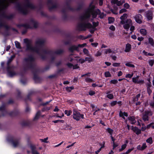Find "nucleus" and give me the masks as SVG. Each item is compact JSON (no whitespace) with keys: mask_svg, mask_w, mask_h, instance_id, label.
Returning a JSON list of instances; mask_svg holds the SVG:
<instances>
[{"mask_svg":"<svg viewBox=\"0 0 154 154\" xmlns=\"http://www.w3.org/2000/svg\"><path fill=\"white\" fill-rule=\"evenodd\" d=\"M94 2V0L91 3L89 8L85 11V16L82 18V19L83 20L87 19L91 16H92V18H95L97 14L99 15V17L100 18H103L105 16V14L103 13L100 12L99 9L95 8V5H93Z\"/></svg>","mask_w":154,"mask_h":154,"instance_id":"1","label":"nucleus"},{"mask_svg":"<svg viewBox=\"0 0 154 154\" xmlns=\"http://www.w3.org/2000/svg\"><path fill=\"white\" fill-rule=\"evenodd\" d=\"M85 13L82 15L80 17L81 22L78 25L77 29L79 31H85L87 28H90L91 27L95 28V27L97 26L99 24V22H93V26L91 23L88 22L90 17H89L86 20H83L82 19V17L85 16Z\"/></svg>","mask_w":154,"mask_h":154,"instance_id":"2","label":"nucleus"},{"mask_svg":"<svg viewBox=\"0 0 154 154\" xmlns=\"http://www.w3.org/2000/svg\"><path fill=\"white\" fill-rule=\"evenodd\" d=\"M45 40L42 39H37L35 42V46H33L30 44H27V50L33 52L39 53L41 50V47L45 42Z\"/></svg>","mask_w":154,"mask_h":154,"instance_id":"3","label":"nucleus"},{"mask_svg":"<svg viewBox=\"0 0 154 154\" xmlns=\"http://www.w3.org/2000/svg\"><path fill=\"white\" fill-rule=\"evenodd\" d=\"M34 5L31 3L28 0H27L25 5L23 7L20 6L19 7L18 9L20 13L24 14H26L28 12V9L29 8L34 9Z\"/></svg>","mask_w":154,"mask_h":154,"instance_id":"4","label":"nucleus"},{"mask_svg":"<svg viewBox=\"0 0 154 154\" xmlns=\"http://www.w3.org/2000/svg\"><path fill=\"white\" fill-rule=\"evenodd\" d=\"M120 23L123 25L124 28L128 31L131 26L132 25V20L130 19H127L125 21L121 20Z\"/></svg>","mask_w":154,"mask_h":154,"instance_id":"5","label":"nucleus"},{"mask_svg":"<svg viewBox=\"0 0 154 154\" xmlns=\"http://www.w3.org/2000/svg\"><path fill=\"white\" fill-rule=\"evenodd\" d=\"M38 26V23L36 21L34 20H31L29 23V24H25L23 25L26 28H37Z\"/></svg>","mask_w":154,"mask_h":154,"instance_id":"6","label":"nucleus"},{"mask_svg":"<svg viewBox=\"0 0 154 154\" xmlns=\"http://www.w3.org/2000/svg\"><path fill=\"white\" fill-rule=\"evenodd\" d=\"M152 115V112L150 110L145 111L142 114V119L144 122L149 120V116H151Z\"/></svg>","mask_w":154,"mask_h":154,"instance_id":"7","label":"nucleus"},{"mask_svg":"<svg viewBox=\"0 0 154 154\" xmlns=\"http://www.w3.org/2000/svg\"><path fill=\"white\" fill-rule=\"evenodd\" d=\"M84 115L81 114L80 112L75 110H74L73 114V118L76 121H79L81 118H84Z\"/></svg>","mask_w":154,"mask_h":154,"instance_id":"8","label":"nucleus"},{"mask_svg":"<svg viewBox=\"0 0 154 154\" xmlns=\"http://www.w3.org/2000/svg\"><path fill=\"white\" fill-rule=\"evenodd\" d=\"M136 22L139 24H141L142 22L143 17L140 14H138L136 15L134 17Z\"/></svg>","mask_w":154,"mask_h":154,"instance_id":"9","label":"nucleus"},{"mask_svg":"<svg viewBox=\"0 0 154 154\" xmlns=\"http://www.w3.org/2000/svg\"><path fill=\"white\" fill-rule=\"evenodd\" d=\"M30 148L31 150L32 153V154H40L36 150V147L35 145H31L30 146Z\"/></svg>","mask_w":154,"mask_h":154,"instance_id":"10","label":"nucleus"},{"mask_svg":"<svg viewBox=\"0 0 154 154\" xmlns=\"http://www.w3.org/2000/svg\"><path fill=\"white\" fill-rule=\"evenodd\" d=\"M118 0H112L111 1V3L112 4H116L118 6L122 5L123 3L125 2L124 0H121V1H118Z\"/></svg>","mask_w":154,"mask_h":154,"instance_id":"11","label":"nucleus"},{"mask_svg":"<svg viewBox=\"0 0 154 154\" xmlns=\"http://www.w3.org/2000/svg\"><path fill=\"white\" fill-rule=\"evenodd\" d=\"M69 50L71 52H73L75 51H79L77 45L76 46L75 45H72L70 46L69 48Z\"/></svg>","mask_w":154,"mask_h":154,"instance_id":"12","label":"nucleus"},{"mask_svg":"<svg viewBox=\"0 0 154 154\" xmlns=\"http://www.w3.org/2000/svg\"><path fill=\"white\" fill-rule=\"evenodd\" d=\"M146 16L148 20H151L152 19V15L151 12L150 11H148L145 12Z\"/></svg>","mask_w":154,"mask_h":154,"instance_id":"13","label":"nucleus"},{"mask_svg":"<svg viewBox=\"0 0 154 154\" xmlns=\"http://www.w3.org/2000/svg\"><path fill=\"white\" fill-rule=\"evenodd\" d=\"M132 130L135 132L138 135L141 133V130L136 127H132Z\"/></svg>","mask_w":154,"mask_h":154,"instance_id":"14","label":"nucleus"},{"mask_svg":"<svg viewBox=\"0 0 154 154\" xmlns=\"http://www.w3.org/2000/svg\"><path fill=\"white\" fill-rule=\"evenodd\" d=\"M89 57H86L85 58V61H88L89 63L92 62L94 61V58L90 55H88Z\"/></svg>","mask_w":154,"mask_h":154,"instance_id":"15","label":"nucleus"},{"mask_svg":"<svg viewBox=\"0 0 154 154\" xmlns=\"http://www.w3.org/2000/svg\"><path fill=\"white\" fill-rule=\"evenodd\" d=\"M48 5L49 8L50 10L56 8L57 7V5L56 4L54 5L52 2H48Z\"/></svg>","mask_w":154,"mask_h":154,"instance_id":"16","label":"nucleus"},{"mask_svg":"<svg viewBox=\"0 0 154 154\" xmlns=\"http://www.w3.org/2000/svg\"><path fill=\"white\" fill-rule=\"evenodd\" d=\"M119 116L120 117H122L125 119V118L124 116L127 117L128 116V114L127 112H123L122 111H120L119 113Z\"/></svg>","mask_w":154,"mask_h":154,"instance_id":"17","label":"nucleus"},{"mask_svg":"<svg viewBox=\"0 0 154 154\" xmlns=\"http://www.w3.org/2000/svg\"><path fill=\"white\" fill-rule=\"evenodd\" d=\"M131 49V45L129 44H127L126 45L125 49V51L126 52H129Z\"/></svg>","mask_w":154,"mask_h":154,"instance_id":"18","label":"nucleus"},{"mask_svg":"<svg viewBox=\"0 0 154 154\" xmlns=\"http://www.w3.org/2000/svg\"><path fill=\"white\" fill-rule=\"evenodd\" d=\"M128 119L132 124H135L136 122V121L135 120V117L134 116H131L128 117Z\"/></svg>","mask_w":154,"mask_h":154,"instance_id":"19","label":"nucleus"},{"mask_svg":"<svg viewBox=\"0 0 154 154\" xmlns=\"http://www.w3.org/2000/svg\"><path fill=\"white\" fill-rule=\"evenodd\" d=\"M33 60L34 58L32 56H29L27 58H26L25 59V61L27 62H31Z\"/></svg>","mask_w":154,"mask_h":154,"instance_id":"20","label":"nucleus"},{"mask_svg":"<svg viewBox=\"0 0 154 154\" xmlns=\"http://www.w3.org/2000/svg\"><path fill=\"white\" fill-rule=\"evenodd\" d=\"M63 51L62 50L60 49L52 53V54L54 55L60 54L62 53Z\"/></svg>","mask_w":154,"mask_h":154,"instance_id":"21","label":"nucleus"},{"mask_svg":"<svg viewBox=\"0 0 154 154\" xmlns=\"http://www.w3.org/2000/svg\"><path fill=\"white\" fill-rule=\"evenodd\" d=\"M128 17V15L126 14H124L122 16L120 17V19L121 20H123L125 21V19L127 18Z\"/></svg>","mask_w":154,"mask_h":154,"instance_id":"22","label":"nucleus"},{"mask_svg":"<svg viewBox=\"0 0 154 154\" xmlns=\"http://www.w3.org/2000/svg\"><path fill=\"white\" fill-rule=\"evenodd\" d=\"M146 142L147 143H148L150 144H152L153 142L152 138L151 137H149L146 140Z\"/></svg>","mask_w":154,"mask_h":154,"instance_id":"23","label":"nucleus"},{"mask_svg":"<svg viewBox=\"0 0 154 154\" xmlns=\"http://www.w3.org/2000/svg\"><path fill=\"white\" fill-rule=\"evenodd\" d=\"M140 33L143 35H145L147 33V32L146 29H140Z\"/></svg>","mask_w":154,"mask_h":154,"instance_id":"24","label":"nucleus"},{"mask_svg":"<svg viewBox=\"0 0 154 154\" xmlns=\"http://www.w3.org/2000/svg\"><path fill=\"white\" fill-rule=\"evenodd\" d=\"M139 78V76H137L136 77L132 78V81L135 83H137L138 82V79Z\"/></svg>","mask_w":154,"mask_h":154,"instance_id":"25","label":"nucleus"},{"mask_svg":"<svg viewBox=\"0 0 154 154\" xmlns=\"http://www.w3.org/2000/svg\"><path fill=\"white\" fill-rule=\"evenodd\" d=\"M148 41L149 43L152 45L153 46L154 45V42L153 41V39L149 37L148 38Z\"/></svg>","mask_w":154,"mask_h":154,"instance_id":"26","label":"nucleus"},{"mask_svg":"<svg viewBox=\"0 0 154 154\" xmlns=\"http://www.w3.org/2000/svg\"><path fill=\"white\" fill-rule=\"evenodd\" d=\"M19 144L20 142L18 141H15L13 142V146L15 147L19 145Z\"/></svg>","mask_w":154,"mask_h":154,"instance_id":"27","label":"nucleus"},{"mask_svg":"<svg viewBox=\"0 0 154 154\" xmlns=\"http://www.w3.org/2000/svg\"><path fill=\"white\" fill-rule=\"evenodd\" d=\"M64 112L65 114L67 116H69L71 115L72 112L71 110H65V111Z\"/></svg>","mask_w":154,"mask_h":154,"instance_id":"28","label":"nucleus"},{"mask_svg":"<svg viewBox=\"0 0 154 154\" xmlns=\"http://www.w3.org/2000/svg\"><path fill=\"white\" fill-rule=\"evenodd\" d=\"M83 52L85 54L87 55H89V51L86 48H84L83 49Z\"/></svg>","mask_w":154,"mask_h":154,"instance_id":"29","label":"nucleus"},{"mask_svg":"<svg viewBox=\"0 0 154 154\" xmlns=\"http://www.w3.org/2000/svg\"><path fill=\"white\" fill-rule=\"evenodd\" d=\"M85 81L87 82H94L93 79L89 78H86L85 79Z\"/></svg>","mask_w":154,"mask_h":154,"instance_id":"30","label":"nucleus"},{"mask_svg":"<svg viewBox=\"0 0 154 154\" xmlns=\"http://www.w3.org/2000/svg\"><path fill=\"white\" fill-rule=\"evenodd\" d=\"M40 114H41V112H40V111H38L37 112V113H36V115H35V117L34 119H38V118L39 116H40Z\"/></svg>","mask_w":154,"mask_h":154,"instance_id":"31","label":"nucleus"},{"mask_svg":"<svg viewBox=\"0 0 154 154\" xmlns=\"http://www.w3.org/2000/svg\"><path fill=\"white\" fill-rule=\"evenodd\" d=\"M74 89V87H67L66 88V90L68 92H70L72 90Z\"/></svg>","mask_w":154,"mask_h":154,"instance_id":"32","label":"nucleus"},{"mask_svg":"<svg viewBox=\"0 0 154 154\" xmlns=\"http://www.w3.org/2000/svg\"><path fill=\"white\" fill-rule=\"evenodd\" d=\"M16 47L18 49H20L21 47L20 43L17 41H16L15 42Z\"/></svg>","mask_w":154,"mask_h":154,"instance_id":"33","label":"nucleus"},{"mask_svg":"<svg viewBox=\"0 0 154 154\" xmlns=\"http://www.w3.org/2000/svg\"><path fill=\"white\" fill-rule=\"evenodd\" d=\"M109 23H111L113 22L114 21V19L113 17H109L108 18Z\"/></svg>","mask_w":154,"mask_h":154,"instance_id":"34","label":"nucleus"},{"mask_svg":"<svg viewBox=\"0 0 154 154\" xmlns=\"http://www.w3.org/2000/svg\"><path fill=\"white\" fill-rule=\"evenodd\" d=\"M106 97L107 98L110 99H112L113 98V96L112 94H108Z\"/></svg>","mask_w":154,"mask_h":154,"instance_id":"35","label":"nucleus"},{"mask_svg":"<svg viewBox=\"0 0 154 154\" xmlns=\"http://www.w3.org/2000/svg\"><path fill=\"white\" fill-rule=\"evenodd\" d=\"M127 146V145L126 144H124L121 147V148L119 149V151H122Z\"/></svg>","mask_w":154,"mask_h":154,"instance_id":"36","label":"nucleus"},{"mask_svg":"<svg viewBox=\"0 0 154 154\" xmlns=\"http://www.w3.org/2000/svg\"><path fill=\"white\" fill-rule=\"evenodd\" d=\"M102 54V53L100 51H98L94 55L96 57H98L100 56Z\"/></svg>","mask_w":154,"mask_h":154,"instance_id":"37","label":"nucleus"},{"mask_svg":"<svg viewBox=\"0 0 154 154\" xmlns=\"http://www.w3.org/2000/svg\"><path fill=\"white\" fill-rule=\"evenodd\" d=\"M87 45V44L86 43H84L82 44H79L77 45V47H78V49H79V48H83L84 47L86 46Z\"/></svg>","mask_w":154,"mask_h":154,"instance_id":"38","label":"nucleus"},{"mask_svg":"<svg viewBox=\"0 0 154 154\" xmlns=\"http://www.w3.org/2000/svg\"><path fill=\"white\" fill-rule=\"evenodd\" d=\"M149 63L150 66H152L153 65L154 63V60H149Z\"/></svg>","mask_w":154,"mask_h":154,"instance_id":"39","label":"nucleus"},{"mask_svg":"<svg viewBox=\"0 0 154 154\" xmlns=\"http://www.w3.org/2000/svg\"><path fill=\"white\" fill-rule=\"evenodd\" d=\"M126 66L130 67H135L134 65L131 64L130 63H127L125 64Z\"/></svg>","mask_w":154,"mask_h":154,"instance_id":"40","label":"nucleus"},{"mask_svg":"<svg viewBox=\"0 0 154 154\" xmlns=\"http://www.w3.org/2000/svg\"><path fill=\"white\" fill-rule=\"evenodd\" d=\"M105 75L106 77H109L111 76V74L109 72H106L105 73Z\"/></svg>","mask_w":154,"mask_h":154,"instance_id":"41","label":"nucleus"},{"mask_svg":"<svg viewBox=\"0 0 154 154\" xmlns=\"http://www.w3.org/2000/svg\"><path fill=\"white\" fill-rule=\"evenodd\" d=\"M112 52L111 49H106L105 50V54H106L108 53H111Z\"/></svg>","mask_w":154,"mask_h":154,"instance_id":"42","label":"nucleus"},{"mask_svg":"<svg viewBox=\"0 0 154 154\" xmlns=\"http://www.w3.org/2000/svg\"><path fill=\"white\" fill-rule=\"evenodd\" d=\"M118 82L117 80H116V79H114V80H111L110 82L111 83H112V84H115L117 83H118Z\"/></svg>","mask_w":154,"mask_h":154,"instance_id":"43","label":"nucleus"},{"mask_svg":"<svg viewBox=\"0 0 154 154\" xmlns=\"http://www.w3.org/2000/svg\"><path fill=\"white\" fill-rule=\"evenodd\" d=\"M147 147V146H146V143H144L142 145V148L143 150L145 149Z\"/></svg>","mask_w":154,"mask_h":154,"instance_id":"44","label":"nucleus"},{"mask_svg":"<svg viewBox=\"0 0 154 154\" xmlns=\"http://www.w3.org/2000/svg\"><path fill=\"white\" fill-rule=\"evenodd\" d=\"M48 138L47 137H46V138H45L44 139H40V140L42 142H43L45 143H48V141H47V140H48Z\"/></svg>","mask_w":154,"mask_h":154,"instance_id":"45","label":"nucleus"},{"mask_svg":"<svg viewBox=\"0 0 154 154\" xmlns=\"http://www.w3.org/2000/svg\"><path fill=\"white\" fill-rule=\"evenodd\" d=\"M107 130L108 132L111 135H112V134L113 133V130L110 129V128H108L107 129Z\"/></svg>","mask_w":154,"mask_h":154,"instance_id":"46","label":"nucleus"},{"mask_svg":"<svg viewBox=\"0 0 154 154\" xmlns=\"http://www.w3.org/2000/svg\"><path fill=\"white\" fill-rule=\"evenodd\" d=\"M120 63H113L112 64V66H113L117 67L120 66Z\"/></svg>","mask_w":154,"mask_h":154,"instance_id":"47","label":"nucleus"},{"mask_svg":"<svg viewBox=\"0 0 154 154\" xmlns=\"http://www.w3.org/2000/svg\"><path fill=\"white\" fill-rule=\"evenodd\" d=\"M147 92L149 95H150L152 92V91L150 88H147Z\"/></svg>","mask_w":154,"mask_h":154,"instance_id":"48","label":"nucleus"},{"mask_svg":"<svg viewBox=\"0 0 154 154\" xmlns=\"http://www.w3.org/2000/svg\"><path fill=\"white\" fill-rule=\"evenodd\" d=\"M117 103V101H114L110 103V105L111 106H113L116 104Z\"/></svg>","mask_w":154,"mask_h":154,"instance_id":"49","label":"nucleus"},{"mask_svg":"<svg viewBox=\"0 0 154 154\" xmlns=\"http://www.w3.org/2000/svg\"><path fill=\"white\" fill-rule=\"evenodd\" d=\"M133 75V74H128L127 75H126L125 77L126 78H131Z\"/></svg>","mask_w":154,"mask_h":154,"instance_id":"50","label":"nucleus"},{"mask_svg":"<svg viewBox=\"0 0 154 154\" xmlns=\"http://www.w3.org/2000/svg\"><path fill=\"white\" fill-rule=\"evenodd\" d=\"M150 106L152 108H154V100L151 101L149 103Z\"/></svg>","mask_w":154,"mask_h":154,"instance_id":"51","label":"nucleus"},{"mask_svg":"<svg viewBox=\"0 0 154 154\" xmlns=\"http://www.w3.org/2000/svg\"><path fill=\"white\" fill-rule=\"evenodd\" d=\"M127 10L126 9H122L121 10L119 11V13L121 14L124 12H125Z\"/></svg>","mask_w":154,"mask_h":154,"instance_id":"52","label":"nucleus"},{"mask_svg":"<svg viewBox=\"0 0 154 154\" xmlns=\"http://www.w3.org/2000/svg\"><path fill=\"white\" fill-rule=\"evenodd\" d=\"M79 61L81 63H82L85 61V59H84L83 58H81L79 60Z\"/></svg>","mask_w":154,"mask_h":154,"instance_id":"53","label":"nucleus"},{"mask_svg":"<svg viewBox=\"0 0 154 154\" xmlns=\"http://www.w3.org/2000/svg\"><path fill=\"white\" fill-rule=\"evenodd\" d=\"M140 94H138L136 96V97H135L134 100L135 101H137L138 100V99L140 97Z\"/></svg>","mask_w":154,"mask_h":154,"instance_id":"54","label":"nucleus"},{"mask_svg":"<svg viewBox=\"0 0 154 154\" xmlns=\"http://www.w3.org/2000/svg\"><path fill=\"white\" fill-rule=\"evenodd\" d=\"M134 149V148H131V149H128L125 152V154H128L130 152H131Z\"/></svg>","mask_w":154,"mask_h":154,"instance_id":"55","label":"nucleus"},{"mask_svg":"<svg viewBox=\"0 0 154 154\" xmlns=\"http://www.w3.org/2000/svg\"><path fill=\"white\" fill-rule=\"evenodd\" d=\"M95 94V92L94 91H90L89 92V95L92 96L94 95Z\"/></svg>","mask_w":154,"mask_h":154,"instance_id":"56","label":"nucleus"},{"mask_svg":"<svg viewBox=\"0 0 154 154\" xmlns=\"http://www.w3.org/2000/svg\"><path fill=\"white\" fill-rule=\"evenodd\" d=\"M91 44L93 46L96 47L98 45V43H92Z\"/></svg>","mask_w":154,"mask_h":154,"instance_id":"57","label":"nucleus"},{"mask_svg":"<svg viewBox=\"0 0 154 154\" xmlns=\"http://www.w3.org/2000/svg\"><path fill=\"white\" fill-rule=\"evenodd\" d=\"M90 29H91L90 30V32L91 33H93L95 30V28L94 27H91Z\"/></svg>","mask_w":154,"mask_h":154,"instance_id":"58","label":"nucleus"},{"mask_svg":"<svg viewBox=\"0 0 154 154\" xmlns=\"http://www.w3.org/2000/svg\"><path fill=\"white\" fill-rule=\"evenodd\" d=\"M15 75V73L14 72H11L9 73V75L10 77H12Z\"/></svg>","mask_w":154,"mask_h":154,"instance_id":"59","label":"nucleus"},{"mask_svg":"<svg viewBox=\"0 0 154 154\" xmlns=\"http://www.w3.org/2000/svg\"><path fill=\"white\" fill-rule=\"evenodd\" d=\"M137 149L140 150H143L142 149V146H141L140 145H139L137 146Z\"/></svg>","mask_w":154,"mask_h":154,"instance_id":"60","label":"nucleus"},{"mask_svg":"<svg viewBox=\"0 0 154 154\" xmlns=\"http://www.w3.org/2000/svg\"><path fill=\"white\" fill-rule=\"evenodd\" d=\"M68 59L69 61H72L73 60V58H72V55H69V57L68 58Z\"/></svg>","mask_w":154,"mask_h":154,"instance_id":"61","label":"nucleus"},{"mask_svg":"<svg viewBox=\"0 0 154 154\" xmlns=\"http://www.w3.org/2000/svg\"><path fill=\"white\" fill-rule=\"evenodd\" d=\"M144 83V81L143 80H140L139 81H138L137 84H143Z\"/></svg>","mask_w":154,"mask_h":154,"instance_id":"62","label":"nucleus"},{"mask_svg":"<svg viewBox=\"0 0 154 154\" xmlns=\"http://www.w3.org/2000/svg\"><path fill=\"white\" fill-rule=\"evenodd\" d=\"M124 6L125 8L126 9L128 8L129 7V5L127 3H125L124 5Z\"/></svg>","mask_w":154,"mask_h":154,"instance_id":"63","label":"nucleus"},{"mask_svg":"<svg viewBox=\"0 0 154 154\" xmlns=\"http://www.w3.org/2000/svg\"><path fill=\"white\" fill-rule=\"evenodd\" d=\"M67 65L69 67V68H72V67L73 68V65L72 64L70 63H68L67 64Z\"/></svg>","mask_w":154,"mask_h":154,"instance_id":"64","label":"nucleus"}]
</instances>
